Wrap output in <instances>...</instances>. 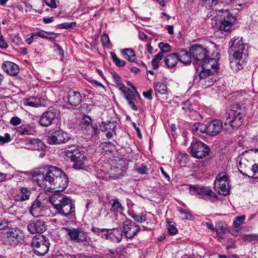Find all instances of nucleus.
<instances>
[{"label":"nucleus","instance_id":"obj_48","mask_svg":"<svg viewBox=\"0 0 258 258\" xmlns=\"http://www.w3.org/2000/svg\"><path fill=\"white\" fill-rule=\"evenodd\" d=\"M242 239L244 241L250 242L252 240L258 239V235L254 234H246L242 236Z\"/></svg>","mask_w":258,"mask_h":258},{"label":"nucleus","instance_id":"obj_30","mask_svg":"<svg viewBox=\"0 0 258 258\" xmlns=\"http://www.w3.org/2000/svg\"><path fill=\"white\" fill-rule=\"evenodd\" d=\"M30 148L34 150H41L44 148L43 142L38 139H34L30 142Z\"/></svg>","mask_w":258,"mask_h":258},{"label":"nucleus","instance_id":"obj_4","mask_svg":"<svg viewBox=\"0 0 258 258\" xmlns=\"http://www.w3.org/2000/svg\"><path fill=\"white\" fill-rule=\"evenodd\" d=\"M230 56L232 55L235 60V63L238 64V68L240 69L239 66L242 69V66L247 60L248 56V47L244 44L241 39L239 40L234 39L231 43V45L228 50Z\"/></svg>","mask_w":258,"mask_h":258},{"label":"nucleus","instance_id":"obj_24","mask_svg":"<svg viewBox=\"0 0 258 258\" xmlns=\"http://www.w3.org/2000/svg\"><path fill=\"white\" fill-rule=\"evenodd\" d=\"M68 99L71 105L77 106L81 103L82 96L79 92L70 91L68 94Z\"/></svg>","mask_w":258,"mask_h":258},{"label":"nucleus","instance_id":"obj_35","mask_svg":"<svg viewBox=\"0 0 258 258\" xmlns=\"http://www.w3.org/2000/svg\"><path fill=\"white\" fill-rule=\"evenodd\" d=\"M154 88L155 90L161 94H165L167 92L166 85L162 82H157Z\"/></svg>","mask_w":258,"mask_h":258},{"label":"nucleus","instance_id":"obj_49","mask_svg":"<svg viewBox=\"0 0 258 258\" xmlns=\"http://www.w3.org/2000/svg\"><path fill=\"white\" fill-rule=\"evenodd\" d=\"M22 120L20 118L17 116H14L11 118L10 123L11 124L17 126L21 123Z\"/></svg>","mask_w":258,"mask_h":258},{"label":"nucleus","instance_id":"obj_15","mask_svg":"<svg viewBox=\"0 0 258 258\" xmlns=\"http://www.w3.org/2000/svg\"><path fill=\"white\" fill-rule=\"evenodd\" d=\"M6 242L11 246H15L22 240V232L17 228H11L7 232Z\"/></svg>","mask_w":258,"mask_h":258},{"label":"nucleus","instance_id":"obj_34","mask_svg":"<svg viewBox=\"0 0 258 258\" xmlns=\"http://www.w3.org/2000/svg\"><path fill=\"white\" fill-rule=\"evenodd\" d=\"M164 55L162 52H159L157 54L154 55V58L151 61L152 68L156 70L158 68V62L163 58Z\"/></svg>","mask_w":258,"mask_h":258},{"label":"nucleus","instance_id":"obj_50","mask_svg":"<svg viewBox=\"0 0 258 258\" xmlns=\"http://www.w3.org/2000/svg\"><path fill=\"white\" fill-rule=\"evenodd\" d=\"M102 124H104V130H102V131H107L108 130H113L115 127L114 122H109L108 123H105V122H102Z\"/></svg>","mask_w":258,"mask_h":258},{"label":"nucleus","instance_id":"obj_58","mask_svg":"<svg viewBox=\"0 0 258 258\" xmlns=\"http://www.w3.org/2000/svg\"><path fill=\"white\" fill-rule=\"evenodd\" d=\"M12 42L16 45L19 44L21 42V39L19 36L15 35L12 37Z\"/></svg>","mask_w":258,"mask_h":258},{"label":"nucleus","instance_id":"obj_7","mask_svg":"<svg viewBox=\"0 0 258 258\" xmlns=\"http://www.w3.org/2000/svg\"><path fill=\"white\" fill-rule=\"evenodd\" d=\"M189 52L192 56L194 63L195 61L199 62V64L202 65L205 62H208V60L212 58L209 57V51L201 45H192L189 48Z\"/></svg>","mask_w":258,"mask_h":258},{"label":"nucleus","instance_id":"obj_11","mask_svg":"<svg viewBox=\"0 0 258 258\" xmlns=\"http://www.w3.org/2000/svg\"><path fill=\"white\" fill-rule=\"evenodd\" d=\"M60 116V113L58 109L49 107L47 111L44 112L40 117L39 123L42 126L48 127Z\"/></svg>","mask_w":258,"mask_h":258},{"label":"nucleus","instance_id":"obj_25","mask_svg":"<svg viewBox=\"0 0 258 258\" xmlns=\"http://www.w3.org/2000/svg\"><path fill=\"white\" fill-rule=\"evenodd\" d=\"M16 130L21 135H32L36 133L34 126L29 124H23L17 127Z\"/></svg>","mask_w":258,"mask_h":258},{"label":"nucleus","instance_id":"obj_23","mask_svg":"<svg viewBox=\"0 0 258 258\" xmlns=\"http://www.w3.org/2000/svg\"><path fill=\"white\" fill-rule=\"evenodd\" d=\"M2 67L4 72L11 76H16L19 72V66L11 61L4 62Z\"/></svg>","mask_w":258,"mask_h":258},{"label":"nucleus","instance_id":"obj_60","mask_svg":"<svg viewBox=\"0 0 258 258\" xmlns=\"http://www.w3.org/2000/svg\"><path fill=\"white\" fill-rule=\"evenodd\" d=\"M152 89H150L147 91L144 92L143 93V96L145 98H147L148 100H151V99H152Z\"/></svg>","mask_w":258,"mask_h":258},{"label":"nucleus","instance_id":"obj_61","mask_svg":"<svg viewBox=\"0 0 258 258\" xmlns=\"http://www.w3.org/2000/svg\"><path fill=\"white\" fill-rule=\"evenodd\" d=\"M8 47L7 43L4 40L2 35L0 36V47L2 48H6Z\"/></svg>","mask_w":258,"mask_h":258},{"label":"nucleus","instance_id":"obj_51","mask_svg":"<svg viewBox=\"0 0 258 258\" xmlns=\"http://www.w3.org/2000/svg\"><path fill=\"white\" fill-rule=\"evenodd\" d=\"M132 218L136 221L140 223H142L146 220L145 216L141 215L139 216L136 214L131 215Z\"/></svg>","mask_w":258,"mask_h":258},{"label":"nucleus","instance_id":"obj_32","mask_svg":"<svg viewBox=\"0 0 258 258\" xmlns=\"http://www.w3.org/2000/svg\"><path fill=\"white\" fill-rule=\"evenodd\" d=\"M203 5L207 8L215 6L219 3L228 4L231 0H202Z\"/></svg>","mask_w":258,"mask_h":258},{"label":"nucleus","instance_id":"obj_16","mask_svg":"<svg viewBox=\"0 0 258 258\" xmlns=\"http://www.w3.org/2000/svg\"><path fill=\"white\" fill-rule=\"evenodd\" d=\"M69 158L74 162L73 167L76 169H83L85 167V161L86 160V157L83 152L80 150H77L74 154H71L69 153Z\"/></svg>","mask_w":258,"mask_h":258},{"label":"nucleus","instance_id":"obj_5","mask_svg":"<svg viewBox=\"0 0 258 258\" xmlns=\"http://www.w3.org/2000/svg\"><path fill=\"white\" fill-rule=\"evenodd\" d=\"M214 17L216 23L221 31L230 32L232 27L236 21L235 16L227 10H215Z\"/></svg>","mask_w":258,"mask_h":258},{"label":"nucleus","instance_id":"obj_19","mask_svg":"<svg viewBox=\"0 0 258 258\" xmlns=\"http://www.w3.org/2000/svg\"><path fill=\"white\" fill-rule=\"evenodd\" d=\"M47 228L45 222L41 220L31 221L27 225V229L31 234L42 233Z\"/></svg>","mask_w":258,"mask_h":258},{"label":"nucleus","instance_id":"obj_10","mask_svg":"<svg viewBox=\"0 0 258 258\" xmlns=\"http://www.w3.org/2000/svg\"><path fill=\"white\" fill-rule=\"evenodd\" d=\"M190 154L197 159H202L209 155L210 147L203 142L198 141L192 142L190 146Z\"/></svg>","mask_w":258,"mask_h":258},{"label":"nucleus","instance_id":"obj_18","mask_svg":"<svg viewBox=\"0 0 258 258\" xmlns=\"http://www.w3.org/2000/svg\"><path fill=\"white\" fill-rule=\"evenodd\" d=\"M82 128L84 129L86 133L93 136L98 132V125L96 122H92L91 118L88 115H84L81 120Z\"/></svg>","mask_w":258,"mask_h":258},{"label":"nucleus","instance_id":"obj_28","mask_svg":"<svg viewBox=\"0 0 258 258\" xmlns=\"http://www.w3.org/2000/svg\"><path fill=\"white\" fill-rule=\"evenodd\" d=\"M178 57H179V61L185 64H189L192 60V56L188 53L185 49H181L177 52Z\"/></svg>","mask_w":258,"mask_h":258},{"label":"nucleus","instance_id":"obj_40","mask_svg":"<svg viewBox=\"0 0 258 258\" xmlns=\"http://www.w3.org/2000/svg\"><path fill=\"white\" fill-rule=\"evenodd\" d=\"M244 162H247V161L246 160H243V161H240L239 162V164L238 165V168L240 172V173L242 174L243 176H247L248 177H250V176L248 175L246 172H247V169H244V165H245V163Z\"/></svg>","mask_w":258,"mask_h":258},{"label":"nucleus","instance_id":"obj_39","mask_svg":"<svg viewBox=\"0 0 258 258\" xmlns=\"http://www.w3.org/2000/svg\"><path fill=\"white\" fill-rule=\"evenodd\" d=\"M113 231L112 233L113 234V236L116 238V240L118 242H119L121 241L122 238V232L123 230H122L121 228H113L112 229Z\"/></svg>","mask_w":258,"mask_h":258},{"label":"nucleus","instance_id":"obj_37","mask_svg":"<svg viewBox=\"0 0 258 258\" xmlns=\"http://www.w3.org/2000/svg\"><path fill=\"white\" fill-rule=\"evenodd\" d=\"M110 54L113 62L117 67H123L125 64V61L123 60L120 59L119 58H118L116 54L114 52H111Z\"/></svg>","mask_w":258,"mask_h":258},{"label":"nucleus","instance_id":"obj_33","mask_svg":"<svg viewBox=\"0 0 258 258\" xmlns=\"http://www.w3.org/2000/svg\"><path fill=\"white\" fill-rule=\"evenodd\" d=\"M227 230V226L226 224L223 222H218L215 226V231L218 235L221 237L225 234Z\"/></svg>","mask_w":258,"mask_h":258},{"label":"nucleus","instance_id":"obj_54","mask_svg":"<svg viewBox=\"0 0 258 258\" xmlns=\"http://www.w3.org/2000/svg\"><path fill=\"white\" fill-rule=\"evenodd\" d=\"M46 4L51 8H55L57 7L56 0H45Z\"/></svg>","mask_w":258,"mask_h":258},{"label":"nucleus","instance_id":"obj_56","mask_svg":"<svg viewBox=\"0 0 258 258\" xmlns=\"http://www.w3.org/2000/svg\"><path fill=\"white\" fill-rule=\"evenodd\" d=\"M114 82L117 85H121L122 83L121 78L116 74L113 75Z\"/></svg>","mask_w":258,"mask_h":258},{"label":"nucleus","instance_id":"obj_6","mask_svg":"<svg viewBox=\"0 0 258 258\" xmlns=\"http://www.w3.org/2000/svg\"><path fill=\"white\" fill-rule=\"evenodd\" d=\"M31 245L36 255L42 256L48 252L50 244L46 237L38 235L33 237Z\"/></svg>","mask_w":258,"mask_h":258},{"label":"nucleus","instance_id":"obj_53","mask_svg":"<svg viewBox=\"0 0 258 258\" xmlns=\"http://www.w3.org/2000/svg\"><path fill=\"white\" fill-rule=\"evenodd\" d=\"M168 231L169 233L171 235H175L178 231L176 228L173 225L170 224L168 228Z\"/></svg>","mask_w":258,"mask_h":258},{"label":"nucleus","instance_id":"obj_3","mask_svg":"<svg viewBox=\"0 0 258 258\" xmlns=\"http://www.w3.org/2000/svg\"><path fill=\"white\" fill-rule=\"evenodd\" d=\"M218 69L217 61L215 58L208 60L198 68L197 71L199 73L200 82L206 87L213 84L218 79L215 73Z\"/></svg>","mask_w":258,"mask_h":258},{"label":"nucleus","instance_id":"obj_36","mask_svg":"<svg viewBox=\"0 0 258 258\" xmlns=\"http://www.w3.org/2000/svg\"><path fill=\"white\" fill-rule=\"evenodd\" d=\"M21 195L20 197V200L22 201H26L29 199L30 196V191L26 187H21Z\"/></svg>","mask_w":258,"mask_h":258},{"label":"nucleus","instance_id":"obj_29","mask_svg":"<svg viewBox=\"0 0 258 258\" xmlns=\"http://www.w3.org/2000/svg\"><path fill=\"white\" fill-rule=\"evenodd\" d=\"M122 56L130 62H135L137 58L134 50L130 48H126L122 51Z\"/></svg>","mask_w":258,"mask_h":258},{"label":"nucleus","instance_id":"obj_9","mask_svg":"<svg viewBox=\"0 0 258 258\" xmlns=\"http://www.w3.org/2000/svg\"><path fill=\"white\" fill-rule=\"evenodd\" d=\"M69 141L75 142L71 135L62 130L55 131L53 134L47 138V143L49 145H57L63 144Z\"/></svg>","mask_w":258,"mask_h":258},{"label":"nucleus","instance_id":"obj_17","mask_svg":"<svg viewBox=\"0 0 258 258\" xmlns=\"http://www.w3.org/2000/svg\"><path fill=\"white\" fill-rule=\"evenodd\" d=\"M207 135L215 137L219 134L223 129L227 130L223 126V123L219 119L213 120L207 124Z\"/></svg>","mask_w":258,"mask_h":258},{"label":"nucleus","instance_id":"obj_57","mask_svg":"<svg viewBox=\"0 0 258 258\" xmlns=\"http://www.w3.org/2000/svg\"><path fill=\"white\" fill-rule=\"evenodd\" d=\"M105 144L104 148H108L107 150L108 151L114 150L115 148V145L111 142H106Z\"/></svg>","mask_w":258,"mask_h":258},{"label":"nucleus","instance_id":"obj_13","mask_svg":"<svg viewBox=\"0 0 258 258\" xmlns=\"http://www.w3.org/2000/svg\"><path fill=\"white\" fill-rule=\"evenodd\" d=\"M228 176L222 172L220 173L214 181V188L220 189L218 191L220 194L228 195L230 193V189L228 187Z\"/></svg>","mask_w":258,"mask_h":258},{"label":"nucleus","instance_id":"obj_63","mask_svg":"<svg viewBox=\"0 0 258 258\" xmlns=\"http://www.w3.org/2000/svg\"><path fill=\"white\" fill-rule=\"evenodd\" d=\"M251 171L253 173V176L255 175L258 171V165L257 164H254L252 165Z\"/></svg>","mask_w":258,"mask_h":258},{"label":"nucleus","instance_id":"obj_38","mask_svg":"<svg viewBox=\"0 0 258 258\" xmlns=\"http://www.w3.org/2000/svg\"><path fill=\"white\" fill-rule=\"evenodd\" d=\"M158 46L160 49L159 52H162L164 55L165 53L170 51L171 48V46L167 43L160 42L159 43Z\"/></svg>","mask_w":258,"mask_h":258},{"label":"nucleus","instance_id":"obj_2","mask_svg":"<svg viewBox=\"0 0 258 258\" xmlns=\"http://www.w3.org/2000/svg\"><path fill=\"white\" fill-rule=\"evenodd\" d=\"M49 201L56 213L65 217H69L75 212V204L72 200L63 194H55L52 195Z\"/></svg>","mask_w":258,"mask_h":258},{"label":"nucleus","instance_id":"obj_41","mask_svg":"<svg viewBox=\"0 0 258 258\" xmlns=\"http://www.w3.org/2000/svg\"><path fill=\"white\" fill-rule=\"evenodd\" d=\"M73 142V143H76V142H74L73 141H72ZM76 142V141H75ZM77 150H80L78 148V146H76L75 144L72 145V146H69L68 149H66L64 151V154L65 155L69 158V153H70L71 154H72V153L74 154V152L76 151Z\"/></svg>","mask_w":258,"mask_h":258},{"label":"nucleus","instance_id":"obj_12","mask_svg":"<svg viewBox=\"0 0 258 258\" xmlns=\"http://www.w3.org/2000/svg\"><path fill=\"white\" fill-rule=\"evenodd\" d=\"M62 229L66 231L69 239L72 241L78 243L87 240V233L80 228L63 227Z\"/></svg>","mask_w":258,"mask_h":258},{"label":"nucleus","instance_id":"obj_8","mask_svg":"<svg viewBox=\"0 0 258 258\" xmlns=\"http://www.w3.org/2000/svg\"><path fill=\"white\" fill-rule=\"evenodd\" d=\"M225 121L224 125H229L233 129L240 127L243 121V114L239 110H228L225 114Z\"/></svg>","mask_w":258,"mask_h":258},{"label":"nucleus","instance_id":"obj_22","mask_svg":"<svg viewBox=\"0 0 258 258\" xmlns=\"http://www.w3.org/2000/svg\"><path fill=\"white\" fill-rule=\"evenodd\" d=\"M44 210V206L42 203L38 199H36L30 207V213L34 217H39Z\"/></svg>","mask_w":258,"mask_h":258},{"label":"nucleus","instance_id":"obj_55","mask_svg":"<svg viewBox=\"0 0 258 258\" xmlns=\"http://www.w3.org/2000/svg\"><path fill=\"white\" fill-rule=\"evenodd\" d=\"M110 231L109 229H99L97 227H92L91 229V231H92L93 233L97 234L99 233L100 232H103L104 231H106L107 233H109V231Z\"/></svg>","mask_w":258,"mask_h":258},{"label":"nucleus","instance_id":"obj_21","mask_svg":"<svg viewBox=\"0 0 258 258\" xmlns=\"http://www.w3.org/2000/svg\"><path fill=\"white\" fill-rule=\"evenodd\" d=\"M189 189L191 195L199 196L200 198L203 199L206 196H212V194H214L211 189L206 186L198 187L190 185Z\"/></svg>","mask_w":258,"mask_h":258},{"label":"nucleus","instance_id":"obj_62","mask_svg":"<svg viewBox=\"0 0 258 258\" xmlns=\"http://www.w3.org/2000/svg\"><path fill=\"white\" fill-rule=\"evenodd\" d=\"M191 103L189 101H186L183 104L182 109L184 110H190V106L191 105Z\"/></svg>","mask_w":258,"mask_h":258},{"label":"nucleus","instance_id":"obj_20","mask_svg":"<svg viewBox=\"0 0 258 258\" xmlns=\"http://www.w3.org/2000/svg\"><path fill=\"white\" fill-rule=\"evenodd\" d=\"M131 87L133 89V90L130 88H127V92H125L124 97L132 109L134 110H137L138 108L135 105V102H137L139 100L140 96L137 92L135 86L132 85Z\"/></svg>","mask_w":258,"mask_h":258},{"label":"nucleus","instance_id":"obj_26","mask_svg":"<svg viewBox=\"0 0 258 258\" xmlns=\"http://www.w3.org/2000/svg\"><path fill=\"white\" fill-rule=\"evenodd\" d=\"M164 62L166 66L169 69L174 68L179 62L177 52L172 53L167 55L165 59Z\"/></svg>","mask_w":258,"mask_h":258},{"label":"nucleus","instance_id":"obj_43","mask_svg":"<svg viewBox=\"0 0 258 258\" xmlns=\"http://www.w3.org/2000/svg\"><path fill=\"white\" fill-rule=\"evenodd\" d=\"M245 217L244 215L242 216H237L235 218V220L233 221V225L235 227H239L242 224L245 220Z\"/></svg>","mask_w":258,"mask_h":258},{"label":"nucleus","instance_id":"obj_27","mask_svg":"<svg viewBox=\"0 0 258 258\" xmlns=\"http://www.w3.org/2000/svg\"><path fill=\"white\" fill-rule=\"evenodd\" d=\"M207 124L202 122H196L191 127L192 133L197 136H201L202 134L207 135Z\"/></svg>","mask_w":258,"mask_h":258},{"label":"nucleus","instance_id":"obj_42","mask_svg":"<svg viewBox=\"0 0 258 258\" xmlns=\"http://www.w3.org/2000/svg\"><path fill=\"white\" fill-rule=\"evenodd\" d=\"M113 202L111 204V210L115 211L116 208L120 209L121 210H124V207L122 206L121 204L119 202L117 199L113 200Z\"/></svg>","mask_w":258,"mask_h":258},{"label":"nucleus","instance_id":"obj_45","mask_svg":"<svg viewBox=\"0 0 258 258\" xmlns=\"http://www.w3.org/2000/svg\"><path fill=\"white\" fill-rule=\"evenodd\" d=\"M12 140L10 135L5 133L4 136L0 135V142L2 144L9 143Z\"/></svg>","mask_w":258,"mask_h":258},{"label":"nucleus","instance_id":"obj_47","mask_svg":"<svg viewBox=\"0 0 258 258\" xmlns=\"http://www.w3.org/2000/svg\"><path fill=\"white\" fill-rule=\"evenodd\" d=\"M109 36L106 33H104L101 38V43L104 47L108 46L110 44Z\"/></svg>","mask_w":258,"mask_h":258},{"label":"nucleus","instance_id":"obj_1","mask_svg":"<svg viewBox=\"0 0 258 258\" xmlns=\"http://www.w3.org/2000/svg\"><path fill=\"white\" fill-rule=\"evenodd\" d=\"M33 177L41 187L53 185L54 188L63 190L68 185L67 174L61 169L55 166H50L44 170L42 169L35 170Z\"/></svg>","mask_w":258,"mask_h":258},{"label":"nucleus","instance_id":"obj_14","mask_svg":"<svg viewBox=\"0 0 258 258\" xmlns=\"http://www.w3.org/2000/svg\"><path fill=\"white\" fill-rule=\"evenodd\" d=\"M140 231V227L132 220H128L123 222V232L126 238H133Z\"/></svg>","mask_w":258,"mask_h":258},{"label":"nucleus","instance_id":"obj_46","mask_svg":"<svg viewBox=\"0 0 258 258\" xmlns=\"http://www.w3.org/2000/svg\"><path fill=\"white\" fill-rule=\"evenodd\" d=\"M11 228V223L7 220H2L0 224V230L8 229L9 230Z\"/></svg>","mask_w":258,"mask_h":258},{"label":"nucleus","instance_id":"obj_44","mask_svg":"<svg viewBox=\"0 0 258 258\" xmlns=\"http://www.w3.org/2000/svg\"><path fill=\"white\" fill-rule=\"evenodd\" d=\"M76 22H66L63 23L59 25V27L60 29H69L70 28H74L76 26Z\"/></svg>","mask_w":258,"mask_h":258},{"label":"nucleus","instance_id":"obj_64","mask_svg":"<svg viewBox=\"0 0 258 258\" xmlns=\"http://www.w3.org/2000/svg\"><path fill=\"white\" fill-rule=\"evenodd\" d=\"M36 35L35 34H32L31 36L29 38L26 39V42L28 44H30L34 40L35 38L36 37Z\"/></svg>","mask_w":258,"mask_h":258},{"label":"nucleus","instance_id":"obj_59","mask_svg":"<svg viewBox=\"0 0 258 258\" xmlns=\"http://www.w3.org/2000/svg\"><path fill=\"white\" fill-rule=\"evenodd\" d=\"M147 170V166L145 165L142 166L141 167H139L137 168V171L138 173L141 174H144L146 173V171Z\"/></svg>","mask_w":258,"mask_h":258},{"label":"nucleus","instance_id":"obj_31","mask_svg":"<svg viewBox=\"0 0 258 258\" xmlns=\"http://www.w3.org/2000/svg\"><path fill=\"white\" fill-rule=\"evenodd\" d=\"M35 35L42 38L52 40L53 39L57 37L58 34L53 32H48L43 30H41L36 33Z\"/></svg>","mask_w":258,"mask_h":258},{"label":"nucleus","instance_id":"obj_52","mask_svg":"<svg viewBox=\"0 0 258 258\" xmlns=\"http://www.w3.org/2000/svg\"><path fill=\"white\" fill-rule=\"evenodd\" d=\"M25 104L27 105L37 107L39 105L38 102H37L36 100L35 101H33V99H29L25 101Z\"/></svg>","mask_w":258,"mask_h":258}]
</instances>
